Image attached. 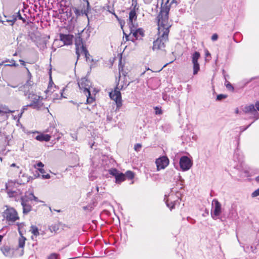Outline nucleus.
I'll return each mask as SVG.
<instances>
[{"label":"nucleus","instance_id":"f257e3e1","mask_svg":"<svg viewBox=\"0 0 259 259\" xmlns=\"http://www.w3.org/2000/svg\"><path fill=\"white\" fill-rule=\"evenodd\" d=\"M169 6H161L160 11L157 17L158 37L153 42V50H163L165 43L168 40L169 28L171 24L168 21Z\"/></svg>","mask_w":259,"mask_h":259},{"label":"nucleus","instance_id":"f03ea898","mask_svg":"<svg viewBox=\"0 0 259 259\" xmlns=\"http://www.w3.org/2000/svg\"><path fill=\"white\" fill-rule=\"evenodd\" d=\"M34 201L38 202L40 201L34 195L33 192H26L24 195L21 196L20 202L23 207V214H27L32 210Z\"/></svg>","mask_w":259,"mask_h":259},{"label":"nucleus","instance_id":"7ed1b4c3","mask_svg":"<svg viewBox=\"0 0 259 259\" xmlns=\"http://www.w3.org/2000/svg\"><path fill=\"white\" fill-rule=\"evenodd\" d=\"M123 88V85L119 86V84H118L114 90L109 93L110 98L116 103V110L119 109L122 106L121 95L120 90H122Z\"/></svg>","mask_w":259,"mask_h":259},{"label":"nucleus","instance_id":"20e7f679","mask_svg":"<svg viewBox=\"0 0 259 259\" xmlns=\"http://www.w3.org/2000/svg\"><path fill=\"white\" fill-rule=\"evenodd\" d=\"M3 216L9 225H12L13 223L19 219L16 210L12 207L7 208L3 212Z\"/></svg>","mask_w":259,"mask_h":259},{"label":"nucleus","instance_id":"39448f33","mask_svg":"<svg viewBox=\"0 0 259 259\" xmlns=\"http://www.w3.org/2000/svg\"><path fill=\"white\" fill-rule=\"evenodd\" d=\"M28 99L31 101L30 103L28 104V106L33 109L38 110L43 105V103L41 101L42 98L35 93L29 94L28 96Z\"/></svg>","mask_w":259,"mask_h":259},{"label":"nucleus","instance_id":"423d86ee","mask_svg":"<svg viewBox=\"0 0 259 259\" xmlns=\"http://www.w3.org/2000/svg\"><path fill=\"white\" fill-rule=\"evenodd\" d=\"M78 85L80 90L82 91L84 94L91 96L90 91L91 87V83L89 80L86 77L81 78L78 82Z\"/></svg>","mask_w":259,"mask_h":259},{"label":"nucleus","instance_id":"0eeeda50","mask_svg":"<svg viewBox=\"0 0 259 259\" xmlns=\"http://www.w3.org/2000/svg\"><path fill=\"white\" fill-rule=\"evenodd\" d=\"M83 1L84 3L82 4V6H81L80 8H74L73 9L76 16L85 15L88 17V13L89 11L91 10V8L88 0H83Z\"/></svg>","mask_w":259,"mask_h":259},{"label":"nucleus","instance_id":"6e6552de","mask_svg":"<svg viewBox=\"0 0 259 259\" xmlns=\"http://www.w3.org/2000/svg\"><path fill=\"white\" fill-rule=\"evenodd\" d=\"M179 164L181 169L185 171L190 169L193 162L188 156H183L180 159Z\"/></svg>","mask_w":259,"mask_h":259},{"label":"nucleus","instance_id":"1a4fd4ad","mask_svg":"<svg viewBox=\"0 0 259 259\" xmlns=\"http://www.w3.org/2000/svg\"><path fill=\"white\" fill-rule=\"evenodd\" d=\"M41 228H40V229H38V228H32V229L30 230V231L33 234V236L31 237L33 240L34 239V237L36 238L39 235H44L45 233H48L49 232L52 233V229H53L55 232L56 231L55 230L56 228H42L44 229V230H41Z\"/></svg>","mask_w":259,"mask_h":259},{"label":"nucleus","instance_id":"9d476101","mask_svg":"<svg viewBox=\"0 0 259 259\" xmlns=\"http://www.w3.org/2000/svg\"><path fill=\"white\" fill-rule=\"evenodd\" d=\"M33 83L32 81L28 79L26 82L23 85L19 87L18 90L24 93V96H28L29 94L34 93L32 91V87Z\"/></svg>","mask_w":259,"mask_h":259},{"label":"nucleus","instance_id":"9b49d317","mask_svg":"<svg viewBox=\"0 0 259 259\" xmlns=\"http://www.w3.org/2000/svg\"><path fill=\"white\" fill-rule=\"evenodd\" d=\"M243 112L245 114H250L252 118H254V121L259 118L258 112L256 111L255 105L253 104L246 106L243 109Z\"/></svg>","mask_w":259,"mask_h":259},{"label":"nucleus","instance_id":"f8f14e48","mask_svg":"<svg viewBox=\"0 0 259 259\" xmlns=\"http://www.w3.org/2000/svg\"><path fill=\"white\" fill-rule=\"evenodd\" d=\"M212 209L211 215L213 218L219 216L221 212V204L217 199H213L212 202Z\"/></svg>","mask_w":259,"mask_h":259},{"label":"nucleus","instance_id":"ddd939ff","mask_svg":"<svg viewBox=\"0 0 259 259\" xmlns=\"http://www.w3.org/2000/svg\"><path fill=\"white\" fill-rule=\"evenodd\" d=\"M200 57V54L198 52H195L192 55V62L193 65V74L196 75L200 69L199 64L198 60Z\"/></svg>","mask_w":259,"mask_h":259},{"label":"nucleus","instance_id":"4468645a","mask_svg":"<svg viewBox=\"0 0 259 259\" xmlns=\"http://www.w3.org/2000/svg\"><path fill=\"white\" fill-rule=\"evenodd\" d=\"M75 45L76 54L77 56V59H78L80 54V51L85 48L83 44L82 38H81L80 33H78L75 38Z\"/></svg>","mask_w":259,"mask_h":259},{"label":"nucleus","instance_id":"2eb2a0df","mask_svg":"<svg viewBox=\"0 0 259 259\" xmlns=\"http://www.w3.org/2000/svg\"><path fill=\"white\" fill-rule=\"evenodd\" d=\"M157 170L164 169L169 164V159L166 156H162L155 161Z\"/></svg>","mask_w":259,"mask_h":259},{"label":"nucleus","instance_id":"dca6fc26","mask_svg":"<svg viewBox=\"0 0 259 259\" xmlns=\"http://www.w3.org/2000/svg\"><path fill=\"white\" fill-rule=\"evenodd\" d=\"M60 40L63 42L65 45H70L72 44L73 36L72 34H65L60 33L59 35Z\"/></svg>","mask_w":259,"mask_h":259},{"label":"nucleus","instance_id":"f3484780","mask_svg":"<svg viewBox=\"0 0 259 259\" xmlns=\"http://www.w3.org/2000/svg\"><path fill=\"white\" fill-rule=\"evenodd\" d=\"M129 28L130 29V33H132L133 36H134L136 39H138L140 36H143L144 32L142 29L138 28L136 29L134 26L129 27Z\"/></svg>","mask_w":259,"mask_h":259},{"label":"nucleus","instance_id":"a211bd4d","mask_svg":"<svg viewBox=\"0 0 259 259\" xmlns=\"http://www.w3.org/2000/svg\"><path fill=\"white\" fill-rule=\"evenodd\" d=\"M137 14L136 13V9H133L131 11L129 14V20L128 25L129 27L134 26L133 20L137 19Z\"/></svg>","mask_w":259,"mask_h":259},{"label":"nucleus","instance_id":"6ab92c4d","mask_svg":"<svg viewBox=\"0 0 259 259\" xmlns=\"http://www.w3.org/2000/svg\"><path fill=\"white\" fill-rule=\"evenodd\" d=\"M2 251L6 256L11 257L13 255L14 250L9 246H4L2 248Z\"/></svg>","mask_w":259,"mask_h":259},{"label":"nucleus","instance_id":"aec40b11","mask_svg":"<svg viewBox=\"0 0 259 259\" xmlns=\"http://www.w3.org/2000/svg\"><path fill=\"white\" fill-rule=\"evenodd\" d=\"M4 16L7 19H6V20L1 21L2 23L3 24L6 25L5 22H10V23H11L10 25L11 26H13V25L16 21V18L15 16H14V14L12 16H7L4 15Z\"/></svg>","mask_w":259,"mask_h":259},{"label":"nucleus","instance_id":"412c9836","mask_svg":"<svg viewBox=\"0 0 259 259\" xmlns=\"http://www.w3.org/2000/svg\"><path fill=\"white\" fill-rule=\"evenodd\" d=\"M46 132L49 133V134H47L48 135L50 136V138L52 137L56 138L57 134L58 133V131L57 128L55 127L54 126H50L46 131Z\"/></svg>","mask_w":259,"mask_h":259},{"label":"nucleus","instance_id":"4be33fe9","mask_svg":"<svg viewBox=\"0 0 259 259\" xmlns=\"http://www.w3.org/2000/svg\"><path fill=\"white\" fill-rule=\"evenodd\" d=\"M36 140L39 141L48 142L50 140V136L47 134H40L38 135L34 138Z\"/></svg>","mask_w":259,"mask_h":259},{"label":"nucleus","instance_id":"5701e85b","mask_svg":"<svg viewBox=\"0 0 259 259\" xmlns=\"http://www.w3.org/2000/svg\"><path fill=\"white\" fill-rule=\"evenodd\" d=\"M115 182L120 184L125 180V176L122 172H119L117 175L115 176Z\"/></svg>","mask_w":259,"mask_h":259},{"label":"nucleus","instance_id":"b1692460","mask_svg":"<svg viewBox=\"0 0 259 259\" xmlns=\"http://www.w3.org/2000/svg\"><path fill=\"white\" fill-rule=\"evenodd\" d=\"M234 158V160H236V159H237L238 162H240L242 160V155L239 153V151L238 149L235 150Z\"/></svg>","mask_w":259,"mask_h":259},{"label":"nucleus","instance_id":"393cba45","mask_svg":"<svg viewBox=\"0 0 259 259\" xmlns=\"http://www.w3.org/2000/svg\"><path fill=\"white\" fill-rule=\"evenodd\" d=\"M80 53H83L87 61H90L91 56L86 48L80 51Z\"/></svg>","mask_w":259,"mask_h":259},{"label":"nucleus","instance_id":"a878e982","mask_svg":"<svg viewBox=\"0 0 259 259\" xmlns=\"http://www.w3.org/2000/svg\"><path fill=\"white\" fill-rule=\"evenodd\" d=\"M37 170L42 174V178L44 179H48L50 178V175L49 174L45 175L44 174L46 172L45 170L42 168H38Z\"/></svg>","mask_w":259,"mask_h":259},{"label":"nucleus","instance_id":"bb28decb","mask_svg":"<svg viewBox=\"0 0 259 259\" xmlns=\"http://www.w3.org/2000/svg\"><path fill=\"white\" fill-rule=\"evenodd\" d=\"M14 16H15L16 18V20L17 19H19V20H21L22 21V22L23 23H25L26 22V19L25 18L23 17L20 13V11H19L18 12H16L14 13Z\"/></svg>","mask_w":259,"mask_h":259},{"label":"nucleus","instance_id":"cd10ccee","mask_svg":"<svg viewBox=\"0 0 259 259\" xmlns=\"http://www.w3.org/2000/svg\"><path fill=\"white\" fill-rule=\"evenodd\" d=\"M7 194L9 197H15L18 195V193L16 191H12L7 189Z\"/></svg>","mask_w":259,"mask_h":259},{"label":"nucleus","instance_id":"c85d7f7f","mask_svg":"<svg viewBox=\"0 0 259 259\" xmlns=\"http://www.w3.org/2000/svg\"><path fill=\"white\" fill-rule=\"evenodd\" d=\"M124 175L125 176V178L129 180H132L134 178V173L130 170L127 171Z\"/></svg>","mask_w":259,"mask_h":259},{"label":"nucleus","instance_id":"c756f323","mask_svg":"<svg viewBox=\"0 0 259 259\" xmlns=\"http://www.w3.org/2000/svg\"><path fill=\"white\" fill-rule=\"evenodd\" d=\"M120 172L116 168H111L109 170V173L115 177Z\"/></svg>","mask_w":259,"mask_h":259},{"label":"nucleus","instance_id":"7c9ffc66","mask_svg":"<svg viewBox=\"0 0 259 259\" xmlns=\"http://www.w3.org/2000/svg\"><path fill=\"white\" fill-rule=\"evenodd\" d=\"M11 63V64H5V66H11V67H18L19 66L18 64L16 63L15 62V61L14 60V59H12L10 61V62Z\"/></svg>","mask_w":259,"mask_h":259},{"label":"nucleus","instance_id":"2f4dec72","mask_svg":"<svg viewBox=\"0 0 259 259\" xmlns=\"http://www.w3.org/2000/svg\"><path fill=\"white\" fill-rule=\"evenodd\" d=\"M13 112V111L10 110L8 109H4V110H2L0 109V115L4 116L6 114Z\"/></svg>","mask_w":259,"mask_h":259},{"label":"nucleus","instance_id":"473e14b6","mask_svg":"<svg viewBox=\"0 0 259 259\" xmlns=\"http://www.w3.org/2000/svg\"><path fill=\"white\" fill-rule=\"evenodd\" d=\"M225 85L226 87V88L229 90H230L231 91H233L234 89V87H233V85L230 83V82H229L228 81L226 80L225 81Z\"/></svg>","mask_w":259,"mask_h":259},{"label":"nucleus","instance_id":"72a5a7b5","mask_svg":"<svg viewBox=\"0 0 259 259\" xmlns=\"http://www.w3.org/2000/svg\"><path fill=\"white\" fill-rule=\"evenodd\" d=\"M26 239L24 237L20 238L19 241V246L20 247H23L25 245V241Z\"/></svg>","mask_w":259,"mask_h":259},{"label":"nucleus","instance_id":"f704fd0d","mask_svg":"<svg viewBox=\"0 0 259 259\" xmlns=\"http://www.w3.org/2000/svg\"><path fill=\"white\" fill-rule=\"evenodd\" d=\"M227 97V95H226L220 94L217 96L216 100L221 101L223 99H226Z\"/></svg>","mask_w":259,"mask_h":259},{"label":"nucleus","instance_id":"c9c22d12","mask_svg":"<svg viewBox=\"0 0 259 259\" xmlns=\"http://www.w3.org/2000/svg\"><path fill=\"white\" fill-rule=\"evenodd\" d=\"M48 259H59V255L57 253H52L48 257Z\"/></svg>","mask_w":259,"mask_h":259},{"label":"nucleus","instance_id":"e433bc0d","mask_svg":"<svg viewBox=\"0 0 259 259\" xmlns=\"http://www.w3.org/2000/svg\"><path fill=\"white\" fill-rule=\"evenodd\" d=\"M257 196H259V188L254 191H253L251 194L252 197H255Z\"/></svg>","mask_w":259,"mask_h":259},{"label":"nucleus","instance_id":"4c0bfd02","mask_svg":"<svg viewBox=\"0 0 259 259\" xmlns=\"http://www.w3.org/2000/svg\"><path fill=\"white\" fill-rule=\"evenodd\" d=\"M142 147L141 144L138 143L135 145L134 149L136 151H139Z\"/></svg>","mask_w":259,"mask_h":259},{"label":"nucleus","instance_id":"58836bf2","mask_svg":"<svg viewBox=\"0 0 259 259\" xmlns=\"http://www.w3.org/2000/svg\"><path fill=\"white\" fill-rule=\"evenodd\" d=\"M244 250L247 252H249L250 251L254 252V248L252 246L250 247V248H249L248 247H245Z\"/></svg>","mask_w":259,"mask_h":259},{"label":"nucleus","instance_id":"ea45409f","mask_svg":"<svg viewBox=\"0 0 259 259\" xmlns=\"http://www.w3.org/2000/svg\"><path fill=\"white\" fill-rule=\"evenodd\" d=\"M132 6L134 7V9H138V8H137L138 7V2H137V0H132Z\"/></svg>","mask_w":259,"mask_h":259},{"label":"nucleus","instance_id":"a19ab883","mask_svg":"<svg viewBox=\"0 0 259 259\" xmlns=\"http://www.w3.org/2000/svg\"><path fill=\"white\" fill-rule=\"evenodd\" d=\"M166 204L167 206L170 209V210H171L175 207L174 203H173L172 202L169 203L167 201H166Z\"/></svg>","mask_w":259,"mask_h":259},{"label":"nucleus","instance_id":"79ce46f5","mask_svg":"<svg viewBox=\"0 0 259 259\" xmlns=\"http://www.w3.org/2000/svg\"><path fill=\"white\" fill-rule=\"evenodd\" d=\"M87 97V102L88 103H92L94 101V99L92 97H91V96H88V94H85Z\"/></svg>","mask_w":259,"mask_h":259},{"label":"nucleus","instance_id":"37998d69","mask_svg":"<svg viewBox=\"0 0 259 259\" xmlns=\"http://www.w3.org/2000/svg\"><path fill=\"white\" fill-rule=\"evenodd\" d=\"M36 166L39 167V168H42L44 166V164L41 161H38L36 165H34L35 168Z\"/></svg>","mask_w":259,"mask_h":259},{"label":"nucleus","instance_id":"c03bdc74","mask_svg":"<svg viewBox=\"0 0 259 259\" xmlns=\"http://www.w3.org/2000/svg\"><path fill=\"white\" fill-rule=\"evenodd\" d=\"M7 228H5V229H4V228H2V230H0V234H3V236L6 234V233L7 232Z\"/></svg>","mask_w":259,"mask_h":259},{"label":"nucleus","instance_id":"a18cd8bd","mask_svg":"<svg viewBox=\"0 0 259 259\" xmlns=\"http://www.w3.org/2000/svg\"><path fill=\"white\" fill-rule=\"evenodd\" d=\"M218 38V35L217 34L215 33L213 34L211 36V40L212 41L217 40Z\"/></svg>","mask_w":259,"mask_h":259},{"label":"nucleus","instance_id":"49530a36","mask_svg":"<svg viewBox=\"0 0 259 259\" xmlns=\"http://www.w3.org/2000/svg\"><path fill=\"white\" fill-rule=\"evenodd\" d=\"M250 124H249L246 127H244V126H240V132L241 133V132H244V131H245L246 130H247L249 126H250Z\"/></svg>","mask_w":259,"mask_h":259},{"label":"nucleus","instance_id":"de8ad7c7","mask_svg":"<svg viewBox=\"0 0 259 259\" xmlns=\"http://www.w3.org/2000/svg\"><path fill=\"white\" fill-rule=\"evenodd\" d=\"M28 107H29V106H28V105H26V106H24L23 107L22 109V112H21V114H20V116H21V115L22 114V113H23L25 110H27V109H28Z\"/></svg>","mask_w":259,"mask_h":259},{"label":"nucleus","instance_id":"09e8293b","mask_svg":"<svg viewBox=\"0 0 259 259\" xmlns=\"http://www.w3.org/2000/svg\"><path fill=\"white\" fill-rule=\"evenodd\" d=\"M156 113L157 114H160L162 113L161 110L160 109H159L158 107H156Z\"/></svg>","mask_w":259,"mask_h":259},{"label":"nucleus","instance_id":"8fccbe9b","mask_svg":"<svg viewBox=\"0 0 259 259\" xmlns=\"http://www.w3.org/2000/svg\"><path fill=\"white\" fill-rule=\"evenodd\" d=\"M169 1V0H167V2L166 3V4H165V5L167 6V5H166V4H167V3H168V1ZM180 0H179V2H178L177 0H171V3H170V4H171L172 3H180Z\"/></svg>","mask_w":259,"mask_h":259},{"label":"nucleus","instance_id":"3c124183","mask_svg":"<svg viewBox=\"0 0 259 259\" xmlns=\"http://www.w3.org/2000/svg\"><path fill=\"white\" fill-rule=\"evenodd\" d=\"M255 106L256 111H259V101H257L255 103Z\"/></svg>","mask_w":259,"mask_h":259},{"label":"nucleus","instance_id":"603ef678","mask_svg":"<svg viewBox=\"0 0 259 259\" xmlns=\"http://www.w3.org/2000/svg\"><path fill=\"white\" fill-rule=\"evenodd\" d=\"M123 34L125 36V40L126 41H127L129 40L128 39V35L124 32V30H123Z\"/></svg>","mask_w":259,"mask_h":259},{"label":"nucleus","instance_id":"864d4df0","mask_svg":"<svg viewBox=\"0 0 259 259\" xmlns=\"http://www.w3.org/2000/svg\"><path fill=\"white\" fill-rule=\"evenodd\" d=\"M26 69H27V72H28V76L29 77V79L30 80H31V74L29 71V70H28V69L27 68H26Z\"/></svg>","mask_w":259,"mask_h":259},{"label":"nucleus","instance_id":"5fc2aeb1","mask_svg":"<svg viewBox=\"0 0 259 259\" xmlns=\"http://www.w3.org/2000/svg\"><path fill=\"white\" fill-rule=\"evenodd\" d=\"M7 85H8V86H9V87H11V88H17V87H18L17 85H12V84H10V83H8L7 84Z\"/></svg>","mask_w":259,"mask_h":259},{"label":"nucleus","instance_id":"6e6d98bb","mask_svg":"<svg viewBox=\"0 0 259 259\" xmlns=\"http://www.w3.org/2000/svg\"><path fill=\"white\" fill-rule=\"evenodd\" d=\"M223 75H224V78L226 80V81L227 80V77H228L229 76L228 75H226L225 74V70H223Z\"/></svg>","mask_w":259,"mask_h":259},{"label":"nucleus","instance_id":"4d7b16f0","mask_svg":"<svg viewBox=\"0 0 259 259\" xmlns=\"http://www.w3.org/2000/svg\"><path fill=\"white\" fill-rule=\"evenodd\" d=\"M235 113L236 114H239V113H240V112H239V109H238V108H236L235 109Z\"/></svg>","mask_w":259,"mask_h":259},{"label":"nucleus","instance_id":"13d9d810","mask_svg":"<svg viewBox=\"0 0 259 259\" xmlns=\"http://www.w3.org/2000/svg\"><path fill=\"white\" fill-rule=\"evenodd\" d=\"M19 62L22 65H25V62L23 60H19Z\"/></svg>","mask_w":259,"mask_h":259},{"label":"nucleus","instance_id":"bf43d9fd","mask_svg":"<svg viewBox=\"0 0 259 259\" xmlns=\"http://www.w3.org/2000/svg\"><path fill=\"white\" fill-rule=\"evenodd\" d=\"M205 55L206 56H210V54L209 53V52L208 51H207L205 53Z\"/></svg>","mask_w":259,"mask_h":259},{"label":"nucleus","instance_id":"052dcab7","mask_svg":"<svg viewBox=\"0 0 259 259\" xmlns=\"http://www.w3.org/2000/svg\"><path fill=\"white\" fill-rule=\"evenodd\" d=\"M3 238V234H0V242H1Z\"/></svg>","mask_w":259,"mask_h":259},{"label":"nucleus","instance_id":"680f3d73","mask_svg":"<svg viewBox=\"0 0 259 259\" xmlns=\"http://www.w3.org/2000/svg\"><path fill=\"white\" fill-rule=\"evenodd\" d=\"M113 14L115 16V17L116 18V19L119 20V18L118 17V16L114 13H113Z\"/></svg>","mask_w":259,"mask_h":259},{"label":"nucleus","instance_id":"e2e57ef3","mask_svg":"<svg viewBox=\"0 0 259 259\" xmlns=\"http://www.w3.org/2000/svg\"><path fill=\"white\" fill-rule=\"evenodd\" d=\"M16 166V165L15 163H13L11 165V167H15Z\"/></svg>","mask_w":259,"mask_h":259},{"label":"nucleus","instance_id":"0e129e2a","mask_svg":"<svg viewBox=\"0 0 259 259\" xmlns=\"http://www.w3.org/2000/svg\"><path fill=\"white\" fill-rule=\"evenodd\" d=\"M255 180L257 182H259V176L256 178Z\"/></svg>","mask_w":259,"mask_h":259},{"label":"nucleus","instance_id":"69168bd1","mask_svg":"<svg viewBox=\"0 0 259 259\" xmlns=\"http://www.w3.org/2000/svg\"><path fill=\"white\" fill-rule=\"evenodd\" d=\"M4 64V61H1L0 62V66H2Z\"/></svg>","mask_w":259,"mask_h":259},{"label":"nucleus","instance_id":"338daca9","mask_svg":"<svg viewBox=\"0 0 259 259\" xmlns=\"http://www.w3.org/2000/svg\"><path fill=\"white\" fill-rule=\"evenodd\" d=\"M10 60H9V59H6V60L4 61V63H5V62H10Z\"/></svg>","mask_w":259,"mask_h":259},{"label":"nucleus","instance_id":"774afa93","mask_svg":"<svg viewBox=\"0 0 259 259\" xmlns=\"http://www.w3.org/2000/svg\"><path fill=\"white\" fill-rule=\"evenodd\" d=\"M83 209L84 210H85V209H88V207L87 206H84V207H83Z\"/></svg>","mask_w":259,"mask_h":259}]
</instances>
